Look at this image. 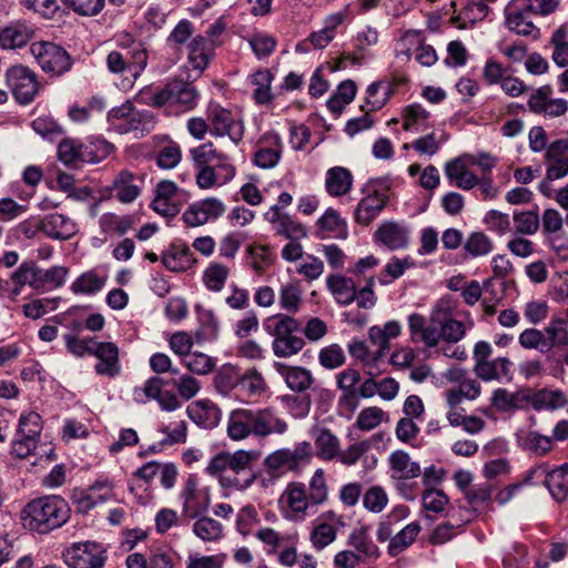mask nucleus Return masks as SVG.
Instances as JSON below:
<instances>
[{
  "mask_svg": "<svg viewBox=\"0 0 568 568\" xmlns=\"http://www.w3.org/2000/svg\"><path fill=\"white\" fill-rule=\"evenodd\" d=\"M140 97L149 105L156 108L176 105L186 111L197 104L199 93L192 83L173 80L158 91H142Z\"/></svg>",
  "mask_w": 568,
  "mask_h": 568,
  "instance_id": "nucleus-7",
  "label": "nucleus"
},
{
  "mask_svg": "<svg viewBox=\"0 0 568 568\" xmlns=\"http://www.w3.org/2000/svg\"><path fill=\"white\" fill-rule=\"evenodd\" d=\"M337 538V527L313 520L310 541L316 551H322Z\"/></svg>",
  "mask_w": 568,
  "mask_h": 568,
  "instance_id": "nucleus-44",
  "label": "nucleus"
},
{
  "mask_svg": "<svg viewBox=\"0 0 568 568\" xmlns=\"http://www.w3.org/2000/svg\"><path fill=\"white\" fill-rule=\"evenodd\" d=\"M210 133L216 138L227 136L233 145H237L244 136V124L234 114L220 105L209 109Z\"/></svg>",
  "mask_w": 568,
  "mask_h": 568,
  "instance_id": "nucleus-11",
  "label": "nucleus"
},
{
  "mask_svg": "<svg viewBox=\"0 0 568 568\" xmlns=\"http://www.w3.org/2000/svg\"><path fill=\"white\" fill-rule=\"evenodd\" d=\"M166 384H170V382H165L162 377L159 376H152L144 383L141 388L134 389V399L138 403H145L146 399L158 400L164 392L162 389L163 386Z\"/></svg>",
  "mask_w": 568,
  "mask_h": 568,
  "instance_id": "nucleus-58",
  "label": "nucleus"
},
{
  "mask_svg": "<svg viewBox=\"0 0 568 568\" xmlns=\"http://www.w3.org/2000/svg\"><path fill=\"white\" fill-rule=\"evenodd\" d=\"M388 201L385 192L375 189L374 193L363 197L355 210V221L362 225H368L378 216Z\"/></svg>",
  "mask_w": 568,
  "mask_h": 568,
  "instance_id": "nucleus-26",
  "label": "nucleus"
},
{
  "mask_svg": "<svg viewBox=\"0 0 568 568\" xmlns=\"http://www.w3.org/2000/svg\"><path fill=\"white\" fill-rule=\"evenodd\" d=\"M230 268L221 263H210L203 273L205 287L211 292H221L229 278Z\"/></svg>",
  "mask_w": 568,
  "mask_h": 568,
  "instance_id": "nucleus-46",
  "label": "nucleus"
},
{
  "mask_svg": "<svg viewBox=\"0 0 568 568\" xmlns=\"http://www.w3.org/2000/svg\"><path fill=\"white\" fill-rule=\"evenodd\" d=\"M265 333L273 338L272 352L277 358H291L305 346V341L297 333L301 331L298 320L288 314H276L263 322Z\"/></svg>",
  "mask_w": 568,
  "mask_h": 568,
  "instance_id": "nucleus-5",
  "label": "nucleus"
},
{
  "mask_svg": "<svg viewBox=\"0 0 568 568\" xmlns=\"http://www.w3.org/2000/svg\"><path fill=\"white\" fill-rule=\"evenodd\" d=\"M311 458V444L308 442L298 443L293 449L281 448L271 453L265 459L264 465L271 471H280L283 468L296 469L301 464Z\"/></svg>",
  "mask_w": 568,
  "mask_h": 568,
  "instance_id": "nucleus-14",
  "label": "nucleus"
},
{
  "mask_svg": "<svg viewBox=\"0 0 568 568\" xmlns=\"http://www.w3.org/2000/svg\"><path fill=\"white\" fill-rule=\"evenodd\" d=\"M392 91L390 85L386 82H374L369 84L366 90V104L369 106V111H376L383 108L392 94Z\"/></svg>",
  "mask_w": 568,
  "mask_h": 568,
  "instance_id": "nucleus-56",
  "label": "nucleus"
},
{
  "mask_svg": "<svg viewBox=\"0 0 568 568\" xmlns=\"http://www.w3.org/2000/svg\"><path fill=\"white\" fill-rule=\"evenodd\" d=\"M282 141L278 134L264 135L254 153V164L261 169H272L277 165L282 154Z\"/></svg>",
  "mask_w": 568,
  "mask_h": 568,
  "instance_id": "nucleus-24",
  "label": "nucleus"
},
{
  "mask_svg": "<svg viewBox=\"0 0 568 568\" xmlns=\"http://www.w3.org/2000/svg\"><path fill=\"white\" fill-rule=\"evenodd\" d=\"M115 43L120 52H128L131 59L135 60L136 67L134 69L144 70L148 64V51L144 43L136 40L130 33H119L115 38Z\"/></svg>",
  "mask_w": 568,
  "mask_h": 568,
  "instance_id": "nucleus-32",
  "label": "nucleus"
},
{
  "mask_svg": "<svg viewBox=\"0 0 568 568\" xmlns=\"http://www.w3.org/2000/svg\"><path fill=\"white\" fill-rule=\"evenodd\" d=\"M429 112L420 104L414 103L403 110V128L405 131L419 132L426 128Z\"/></svg>",
  "mask_w": 568,
  "mask_h": 568,
  "instance_id": "nucleus-48",
  "label": "nucleus"
},
{
  "mask_svg": "<svg viewBox=\"0 0 568 568\" xmlns=\"http://www.w3.org/2000/svg\"><path fill=\"white\" fill-rule=\"evenodd\" d=\"M278 302L281 307L286 311L288 315L296 314L303 303L302 288L300 284L296 282H290L282 285Z\"/></svg>",
  "mask_w": 568,
  "mask_h": 568,
  "instance_id": "nucleus-45",
  "label": "nucleus"
},
{
  "mask_svg": "<svg viewBox=\"0 0 568 568\" xmlns=\"http://www.w3.org/2000/svg\"><path fill=\"white\" fill-rule=\"evenodd\" d=\"M135 60L131 59L128 52L110 51L106 55L105 63L108 70L113 74H126L123 81V89H129L133 82L141 75L143 70L134 69Z\"/></svg>",
  "mask_w": 568,
  "mask_h": 568,
  "instance_id": "nucleus-23",
  "label": "nucleus"
},
{
  "mask_svg": "<svg viewBox=\"0 0 568 568\" xmlns=\"http://www.w3.org/2000/svg\"><path fill=\"white\" fill-rule=\"evenodd\" d=\"M518 343L525 349H536L539 353H548L542 329L534 327L524 329L518 336Z\"/></svg>",
  "mask_w": 568,
  "mask_h": 568,
  "instance_id": "nucleus-63",
  "label": "nucleus"
},
{
  "mask_svg": "<svg viewBox=\"0 0 568 568\" xmlns=\"http://www.w3.org/2000/svg\"><path fill=\"white\" fill-rule=\"evenodd\" d=\"M39 267L34 264L22 263L12 274L11 278L18 286L29 285L40 291Z\"/></svg>",
  "mask_w": 568,
  "mask_h": 568,
  "instance_id": "nucleus-60",
  "label": "nucleus"
},
{
  "mask_svg": "<svg viewBox=\"0 0 568 568\" xmlns=\"http://www.w3.org/2000/svg\"><path fill=\"white\" fill-rule=\"evenodd\" d=\"M532 476H542L545 478V486L548 488L551 496L558 501H562L567 498L568 463H565L554 469H550L547 463H542L530 470L526 480H531Z\"/></svg>",
  "mask_w": 568,
  "mask_h": 568,
  "instance_id": "nucleus-16",
  "label": "nucleus"
},
{
  "mask_svg": "<svg viewBox=\"0 0 568 568\" xmlns=\"http://www.w3.org/2000/svg\"><path fill=\"white\" fill-rule=\"evenodd\" d=\"M306 488L310 500L315 508L328 500V486L322 468L315 470Z\"/></svg>",
  "mask_w": 568,
  "mask_h": 568,
  "instance_id": "nucleus-50",
  "label": "nucleus"
},
{
  "mask_svg": "<svg viewBox=\"0 0 568 568\" xmlns=\"http://www.w3.org/2000/svg\"><path fill=\"white\" fill-rule=\"evenodd\" d=\"M527 396L528 389L510 393L505 388H498L493 393L491 405L499 412H508L524 407Z\"/></svg>",
  "mask_w": 568,
  "mask_h": 568,
  "instance_id": "nucleus-39",
  "label": "nucleus"
},
{
  "mask_svg": "<svg viewBox=\"0 0 568 568\" xmlns=\"http://www.w3.org/2000/svg\"><path fill=\"white\" fill-rule=\"evenodd\" d=\"M104 286V280L93 272H87L79 276L71 285L75 294H95Z\"/></svg>",
  "mask_w": 568,
  "mask_h": 568,
  "instance_id": "nucleus-61",
  "label": "nucleus"
},
{
  "mask_svg": "<svg viewBox=\"0 0 568 568\" xmlns=\"http://www.w3.org/2000/svg\"><path fill=\"white\" fill-rule=\"evenodd\" d=\"M30 51L40 68L47 73L60 75L71 69L72 61L69 53L55 43L34 42L31 44Z\"/></svg>",
  "mask_w": 568,
  "mask_h": 568,
  "instance_id": "nucleus-10",
  "label": "nucleus"
},
{
  "mask_svg": "<svg viewBox=\"0 0 568 568\" xmlns=\"http://www.w3.org/2000/svg\"><path fill=\"white\" fill-rule=\"evenodd\" d=\"M515 232L521 235H534L540 225L538 213L535 211L514 212Z\"/></svg>",
  "mask_w": 568,
  "mask_h": 568,
  "instance_id": "nucleus-55",
  "label": "nucleus"
},
{
  "mask_svg": "<svg viewBox=\"0 0 568 568\" xmlns=\"http://www.w3.org/2000/svg\"><path fill=\"white\" fill-rule=\"evenodd\" d=\"M420 531L418 523H410L406 525L397 535H395L389 542V554L395 556L410 546Z\"/></svg>",
  "mask_w": 568,
  "mask_h": 568,
  "instance_id": "nucleus-53",
  "label": "nucleus"
},
{
  "mask_svg": "<svg viewBox=\"0 0 568 568\" xmlns=\"http://www.w3.org/2000/svg\"><path fill=\"white\" fill-rule=\"evenodd\" d=\"M256 459L257 455L252 450L222 452L210 460L205 470L210 475L221 476L222 480L227 483V486L244 490L256 478L254 470Z\"/></svg>",
  "mask_w": 568,
  "mask_h": 568,
  "instance_id": "nucleus-4",
  "label": "nucleus"
},
{
  "mask_svg": "<svg viewBox=\"0 0 568 568\" xmlns=\"http://www.w3.org/2000/svg\"><path fill=\"white\" fill-rule=\"evenodd\" d=\"M520 447L536 456L547 455L554 447L552 438L539 434L536 430H527L518 434Z\"/></svg>",
  "mask_w": 568,
  "mask_h": 568,
  "instance_id": "nucleus-40",
  "label": "nucleus"
},
{
  "mask_svg": "<svg viewBox=\"0 0 568 568\" xmlns=\"http://www.w3.org/2000/svg\"><path fill=\"white\" fill-rule=\"evenodd\" d=\"M223 525L211 518L201 517L193 524V532L203 541H217L223 537Z\"/></svg>",
  "mask_w": 568,
  "mask_h": 568,
  "instance_id": "nucleus-49",
  "label": "nucleus"
},
{
  "mask_svg": "<svg viewBox=\"0 0 568 568\" xmlns=\"http://www.w3.org/2000/svg\"><path fill=\"white\" fill-rule=\"evenodd\" d=\"M532 12V0H511L505 8L508 29L521 36L531 34L536 29L530 19Z\"/></svg>",
  "mask_w": 568,
  "mask_h": 568,
  "instance_id": "nucleus-17",
  "label": "nucleus"
},
{
  "mask_svg": "<svg viewBox=\"0 0 568 568\" xmlns=\"http://www.w3.org/2000/svg\"><path fill=\"white\" fill-rule=\"evenodd\" d=\"M92 355L99 359L94 367L97 374L114 377L120 373L119 348L114 343L95 339Z\"/></svg>",
  "mask_w": 568,
  "mask_h": 568,
  "instance_id": "nucleus-21",
  "label": "nucleus"
},
{
  "mask_svg": "<svg viewBox=\"0 0 568 568\" xmlns=\"http://www.w3.org/2000/svg\"><path fill=\"white\" fill-rule=\"evenodd\" d=\"M278 504L283 517L293 523H303L316 513L307 495L305 484L300 481L287 484L280 497Z\"/></svg>",
  "mask_w": 568,
  "mask_h": 568,
  "instance_id": "nucleus-8",
  "label": "nucleus"
},
{
  "mask_svg": "<svg viewBox=\"0 0 568 568\" xmlns=\"http://www.w3.org/2000/svg\"><path fill=\"white\" fill-rule=\"evenodd\" d=\"M446 140L447 136L445 134L437 136L436 133L432 132L416 139L410 146L420 155L433 156L439 151Z\"/></svg>",
  "mask_w": 568,
  "mask_h": 568,
  "instance_id": "nucleus-62",
  "label": "nucleus"
},
{
  "mask_svg": "<svg viewBox=\"0 0 568 568\" xmlns=\"http://www.w3.org/2000/svg\"><path fill=\"white\" fill-rule=\"evenodd\" d=\"M213 43L210 39L196 36L189 43V63L201 73L212 57Z\"/></svg>",
  "mask_w": 568,
  "mask_h": 568,
  "instance_id": "nucleus-31",
  "label": "nucleus"
},
{
  "mask_svg": "<svg viewBox=\"0 0 568 568\" xmlns=\"http://www.w3.org/2000/svg\"><path fill=\"white\" fill-rule=\"evenodd\" d=\"M113 498L114 485L109 479L97 480L87 490H77L72 495L77 510L82 514H87Z\"/></svg>",
  "mask_w": 568,
  "mask_h": 568,
  "instance_id": "nucleus-15",
  "label": "nucleus"
},
{
  "mask_svg": "<svg viewBox=\"0 0 568 568\" xmlns=\"http://www.w3.org/2000/svg\"><path fill=\"white\" fill-rule=\"evenodd\" d=\"M100 227L103 232H115L119 235L125 234L133 225L130 215H116L114 213H106L100 217Z\"/></svg>",
  "mask_w": 568,
  "mask_h": 568,
  "instance_id": "nucleus-57",
  "label": "nucleus"
},
{
  "mask_svg": "<svg viewBox=\"0 0 568 568\" xmlns=\"http://www.w3.org/2000/svg\"><path fill=\"white\" fill-rule=\"evenodd\" d=\"M187 416L203 428L215 427L221 419V409L210 399H199L186 408Z\"/></svg>",
  "mask_w": 568,
  "mask_h": 568,
  "instance_id": "nucleus-25",
  "label": "nucleus"
},
{
  "mask_svg": "<svg viewBox=\"0 0 568 568\" xmlns=\"http://www.w3.org/2000/svg\"><path fill=\"white\" fill-rule=\"evenodd\" d=\"M287 423L273 408H237L230 413L227 435L233 440H243L250 436L267 437L282 435Z\"/></svg>",
  "mask_w": 568,
  "mask_h": 568,
  "instance_id": "nucleus-2",
  "label": "nucleus"
},
{
  "mask_svg": "<svg viewBox=\"0 0 568 568\" xmlns=\"http://www.w3.org/2000/svg\"><path fill=\"white\" fill-rule=\"evenodd\" d=\"M316 225L318 226L317 236L320 239H325L327 235L345 237L347 234L346 222L341 217L338 212L332 207L325 211L317 220Z\"/></svg>",
  "mask_w": 568,
  "mask_h": 568,
  "instance_id": "nucleus-36",
  "label": "nucleus"
},
{
  "mask_svg": "<svg viewBox=\"0 0 568 568\" xmlns=\"http://www.w3.org/2000/svg\"><path fill=\"white\" fill-rule=\"evenodd\" d=\"M376 237L390 250L404 248L408 242L406 229L395 222L383 223L376 231Z\"/></svg>",
  "mask_w": 568,
  "mask_h": 568,
  "instance_id": "nucleus-37",
  "label": "nucleus"
},
{
  "mask_svg": "<svg viewBox=\"0 0 568 568\" xmlns=\"http://www.w3.org/2000/svg\"><path fill=\"white\" fill-rule=\"evenodd\" d=\"M64 556L67 564L74 568H102L105 561L101 545L90 541L73 545Z\"/></svg>",
  "mask_w": 568,
  "mask_h": 568,
  "instance_id": "nucleus-18",
  "label": "nucleus"
},
{
  "mask_svg": "<svg viewBox=\"0 0 568 568\" xmlns=\"http://www.w3.org/2000/svg\"><path fill=\"white\" fill-rule=\"evenodd\" d=\"M195 312L200 323L199 336L204 339H213L217 336L220 323L212 310L196 305Z\"/></svg>",
  "mask_w": 568,
  "mask_h": 568,
  "instance_id": "nucleus-51",
  "label": "nucleus"
},
{
  "mask_svg": "<svg viewBox=\"0 0 568 568\" xmlns=\"http://www.w3.org/2000/svg\"><path fill=\"white\" fill-rule=\"evenodd\" d=\"M526 404H531L534 409H558L567 404L565 394L558 389H539L537 392H530L528 389V396Z\"/></svg>",
  "mask_w": 568,
  "mask_h": 568,
  "instance_id": "nucleus-30",
  "label": "nucleus"
},
{
  "mask_svg": "<svg viewBox=\"0 0 568 568\" xmlns=\"http://www.w3.org/2000/svg\"><path fill=\"white\" fill-rule=\"evenodd\" d=\"M68 275V268L64 266H52L48 270L39 267L40 290H53L62 286Z\"/></svg>",
  "mask_w": 568,
  "mask_h": 568,
  "instance_id": "nucleus-59",
  "label": "nucleus"
},
{
  "mask_svg": "<svg viewBox=\"0 0 568 568\" xmlns=\"http://www.w3.org/2000/svg\"><path fill=\"white\" fill-rule=\"evenodd\" d=\"M179 497L182 500V515L189 519L197 518L210 506L209 489L200 487L194 475L185 479Z\"/></svg>",
  "mask_w": 568,
  "mask_h": 568,
  "instance_id": "nucleus-13",
  "label": "nucleus"
},
{
  "mask_svg": "<svg viewBox=\"0 0 568 568\" xmlns=\"http://www.w3.org/2000/svg\"><path fill=\"white\" fill-rule=\"evenodd\" d=\"M106 121L111 131L118 134L133 133L136 138L145 135L155 125L154 116L150 111L138 110L129 101L111 109Z\"/></svg>",
  "mask_w": 568,
  "mask_h": 568,
  "instance_id": "nucleus-6",
  "label": "nucleus"
},
{
  "mask_svg": "<svg viewBox=\"0 0 568 568\" xmlns=\"http://www.w3.org/2000/svg\"><path fill=\"white\" fill-rule=\"evenodd\" d=\"M353 185V175L343 166H334L326 172L325 189L332 196H342L349 192Z\"/></svg>",
  "mask_w": 568,
  "mask_h": 568,
  "instance_id": "nucleus-34",
  "label": "nucleus"
},
{
  "mask_svg": "<svg viewBox=\"0 0 568 568\" xmlns=\"http://www.w3.org/2000/svg\"><path fill=\"white\" fill-rule=\"evenodd\" d=\"M392 470V479L408 480L418 477L422 474L418 463L412 460L408 453L398 449L393 452L388 457Z\"/></svg>",
  "mask_w": 568,
  "mask_h": 568,
  "instance_id": "nucleus-28",
  "label": "nucleus"
},
{
  "mask_svg": "<svg viewBox=\"0 0 568 568\" xmlns=\"http://www.w3.org/2000/svg\"><path fill=\"white\" fill-rule=\"evenodd\" d=\"M274 77L268 69H260L251 77V83L255 87L253 97L257 104H266L273 100L271 84Z\"/></svg>",
  "mask_w": 568,
  "mask_h": 568,
  "instance_id": "nucleus-43",
  "label": "nucleus"
},
{
  "mask_svg": "<svg viewBox=\"0 0 568 568\" xmlns=\"http://www.w3.org/2000/svg\"><path fill=\"white\" fill-rule=\"evenodd\" d=\"M101 148L95 143H80L72 139H64L58 146L59 159L67 165H77L79 162L98 163L111 150V145L100 142Z\"/></svg>",
  "mask_w": 568,
  "mask_h": 568,
  "instance_id": "nucleus-9",
  "label": "nucleus"
},
{
  "mask_svg": "<svg viewBox=\"0 0 568 568\" xmlns=\"http://www.w3.org/2000/svg\"><path fill=\"white\" fill-rule=\"evenodd\" d=\"M413 265L414 263L409 257H392L379 274V284L389 285L395 280L399 278L405 273V271L410 268Z\"/></svg>",
  "mask_w": 568,
  "mask_h": 568,
  "instance_id": "nucleus-52",
  "label": "nucleus"
},
{
  "mask_svg": "<svg viewBox=\"0 0 568 568\" xmlns=\"http://www.w3.org/2000/svg\"><path fill=\"white\" fill-rule=\"evenodd\" d=\"M314 442L321 459L333 460L339 455V439L329 429H318Z\"/></svg>",
  "mask_w": 568,
  "mask_h": 568,
  "instance_id": "nucleus-41",
  "label": "nucleus"
},
{
  "mask_svg": "<svg viewBox=\"0 0 568 568\" xmlns=\"http://www.w3.org/2000/svg\"><path fill=\"white\" fill-rule=\"evenodd\" d=\"M7 84L14 99L21 104H28L36 98L39 83L36 73L24 65H13L6 72Z\"/></svg>",
  "mask_w": 568,
  "mask_h": 568,
  "instance_id": "nucleus-12",
  "label": "nucleus"
},
{
  "mask_svg": "<svg viewBox=\"0 0 568 568\" xmlns=\"http://www.w3.org/2000/svg\"><path fill=\"white\" fill-rule=\"evenodd\" d=\"M42 232L53 240H69L78 231L75 222L70 217L54 213L44 216L41 220Z\"/></svg>",
  "mask_w": 568,
  "mask_h": 568,
  "instance_id": "nucleus-27",
  "label": "nucleus"
},
{
  "mask_svg": "<svg viewBox=\"0 0 568 568\" xmlns=\"http://www.w3.org/2000/svg\"><path fill=\"white\" fill-rule=\"evenodd\" d=\"M347 544L364 558L377 559L379 557V549L369 539L368 527L366 526H361L359 528L353 529L348 535Z\"/></svg>",
  "mask_w": 568,
  "mask_h": 568,
  "instance_id": "nucleus-38",
  "label": "nucleus"
},
{
  "mask_svg": "<svg viewBox=\"0 0 568 568\" xmlns=\"http://www.w3.org/2000/svg\"><path fill=\"white\" fill-rule=\"evenodd\" d=\"M345 354L338 344H331L323 347L318 353V362L326 369H336L344 365Z\"/></svg>",
  "mask_w": 568,
  "mask_h": 568,
  "instance_id": "nucleus-64",
  "label": "nucleus"
},
{
  "mask_svg": "<svg viewBox=\"0 0 568 568\" xmlns=\"http://www.w3.org/2000/svg\"><path fill=\"white\" fill-rule=\"evenodd\" d=\"M144 175L129 170H121L110 186L113 196L123 204L134 202L142 193Z\"/></svg>",
  "mask_w": 568,
  "mask_h": 568,
  "instance_id": "nucleus-19",
  "label": "nucleus"
},
{
  "mask_svg": "<svg viewBox=\"0 0 568 568\" xmlns=\"http://www.w3.org/2000/svg\"><path fill=\"white\" fill-rule=\"evenodd\" d=\"M327 287L339 305H349L356 297V284L351 277L331 275L326 280Z\"/></svg>",
  "mask_w": 568,
  "mask_h": 568,
  "instance_id": "nucleus-33",
  "label": "nucleus"
},
{
  "mask_svg": "<svg viewBox=\"0 0 568 568\" xmlns=\"http://www.w3.org/2000/svg\"><path fill=\"white\" fill-rule=\"evenodd\" d=\"M407 325L413 343H423L428 348L437 347L440 341L447 344H456L467 333L464 322L449 315L440 316L439 311H434L429 320L418 313L407 317Z\"/></svg>",
  "mask_w": 568,
  "mask_h": 568,
  "instance_id": "nucleus-1",
  "label": "nucleus"
},
{
  "mask_svg": "<svg viewBox=\"0 0 568 568\" xmlns=\"http://www.w3.org/2000/svg\"><path fill=\"white\" fill-rule=\"evenodd\" d=\"M494 243L484 232L470 233L464 242V251L473 258L490 254Z\"/></svg>",
  "mask_w": 568,
  "mask_h": 568,
  "instance_id": "nucleus-47",
  "label": "nucleus"
},
{
  "mask_svg": "<svg viewBox=\"0 0 568 568\" xmlns=\"http://www.w3.org/2000/svg\"><path fill=\"white\" fill-rule=\"evenodd\" d=\"M273 367L284 379L286 386L295 393H305L312 387L315 381L312 372L302 366H292L282 362H274Z\"/></svg>",
  "mask_w": 568,
  "mask_h": 568,
  "instance_id": "nucleus-20",
  "label": "nucleus"
},
{
  "mask_svg": "<svg viewBox=\"0 0 568 568\" xmlns=\"http://www.w3.org/2000/svg\"><path fill=\"white\" fill-rule=\"evenodd\" d=\"M162 263L169 271L182 272L192 267L195 258L186 245H173L162 255Z\"/></svg>",
  "mask_w": 568,
  "mask_h": 568,
  "instance_id": "nucleus-35",
  "label": "nucleus"
},
{
  "mask_svg": "<svg viewBox=\"0 0 568 568\" xmlns=\"http://www.w3.org/2000/svg\"><path fill=\"white\" fill-rule=\"evenodd\" d=\"M542 332L545 333L548 352L555 347L568 346L567 321L564 317H552Z\"/></svg>",
  "mask_w": 568,
  "mask_h": 568,
  "instance_id": "nucleus-42",
  "label": "nucleus"
},
{
  "mask_svg": "<svg viewBox=\"0 0 568 568\" xmlns=\"http://www.w3.org/2000/svg\"><path fill=\"white\" fill-rule=\"evenodd\" d=\"M71 516L68 501L58 495H48L30 500L22 509L24 527L39 534H48L62 527Z\"/></svg>",
  "mask_w": 568,
  "mask_h": 568,
  "instance_id": "nucleus-3",
  "label": "nucleus"
},
{
  "mask_svg": "<svg viewBox=\"0 0 568 568\" xmlns=\"http://www.w3.org/2000/svg\"><path fill=\"white\" fill-rule=\"evenodd\" d=\"M551 59L558 67H568V32L564 27L558 28L551 36Z\"/></svg>",
  "mask_w": 568,
  "mask_h": 568,
  "instance_id": "nucleus-54",
  "label": "nucleus"
},
{
  "mask_svg": "<svg viewBox=\"0 0 568 568\" xmlns=\"http://www.w3.org/2000/svg\"><path fill=\"white\" fill-rule=\"evenodd\" d=\"M33 29L24 22H16L0 31V47L17 49L26 45L33 37Z\"/></svg>",
  "mask_w": 568,
  "mask_h": 568,
  "instance_id": "nucleus-29",
  "label": "nucleus"
},
{
  "mask_svg": "<svg viewBox=\"0 0 568 568\" xmlns=\"http://www.w3.org/2000/svg\"><path fill=\"white\" fill-rule=\"evenodd\" d=\"M476 376L485 382L513 379V363L507 357H497L481 363H475Z\"/></svg>",
  "mask_w": 568,
  "mask_h": 568,
  "instance_id": "nucleus-22",
  "label": "nucleus"
}]
</instances>
